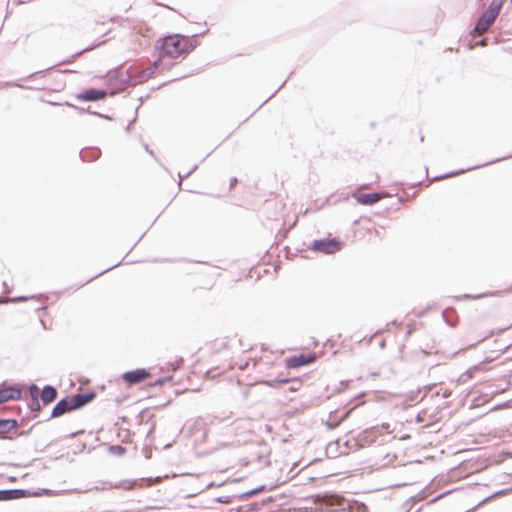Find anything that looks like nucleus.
Wrapping results in <instances>:
<instances>
[{"mask_svg": "<svg viewBox=\"0 0 512 512\" xmlns=\"http://www.w3.org/2000/svg\"><path fill=\"white\" fill-rule=\"evenodd\" d=\"M152 375L153 374L151 372V369L141 368V369H136V370L125 372L122 375V379L127 385L132 386V385H137V384L143 383V382L151 379Z\"/></svg>", "mask_w": 512, "mask_h": 512, "instance_id": "obj_4", "label": "nucleus"}, {"mask_svg": "<svg viewBox=\"0 0 512 512\" xmlns=\"http://www.w3.org/2000/svg\"><path fill=\"white\" fill-rule=\"evenodd\" d=\"M170 402H171L170 397H167V398L165 399V401H163V403L161 404V406H166V405H167V404H169Z\"/></svg>", "mask_w": 512, "mask_h": 512, "instance_id": "obj_20", "label": "nucleus"}, {"mask_svg": "<svg viewBox=\"0 0 512 512\" xmlns=\"http://www.w3.org/2000/svg\"><path fill=\"white\" fill-rule=\"evenodd\" d=\"M511 345H512V343L502 345V347L499 349V354H502L503 352H505Z\"/></svg>", "mask_w": 512, "mask_h": 512, "instance_id": "obj_19", "label": "nucleus"}, {"mask_svg": "<svg viewBox=\"0 0 512 512\" xmlns=\"http://www.w3.org/2000/svg\"><path fill=\"white\" fill-rule=\"evenodd\" d=\"M316 353H307V354H299V355H293L288 358H286V366L288 368L296 369L300 368L302 366H306L309 364L314 363L317 360Z\"/></svg>", "mask_w": 512, "mask_h": 512, "instance_id": "obj_5", "label": "nucleus"}, {"mask_svg": "<svg viewBox=\"0 0 512 512\" xmlns=\"http://www.w3.org/2000/svg\"><path fill=\"white\" fill-rule=\"evenodd\" d=\"M506 0H492L487 10L478 19L472 32L473 36H481L486 33L498 17Z\"/></svg>", "mask_w": 512, "mask_h": 512, "instance_id": "obj_3", "label": "nucleus"}, {"mask_svg": "<svg viewBox=\"0 0 512 512\" xmlns=\"http://www.w3.org/2000/svg\"><path fill=\"white\" fill-rule=\"evenodd\" d=\"M57 391L52 386H46L41 392V398L45 404H49L56 399Z\"/></svg>", "mask_w": 512, "mask_h": 512, "instance_id": "obj_12", "label": "nucleus"}, {"mask_svg": "<svg viewBox=\"0 0 512 512\" xmlns=\"http://www.w3.org/2000/svg\"><path fill=\"white\" fill-rule=\"evenodd\" d=\"M21 397V390L18 386H6L0 387V403H4L10 400H18Z\"/></svg>", "mask_w": 512, "mask_h": 512, "instance_id": "obj_8", "label": "nucleus"}, {"mask_svg": "<svg viewBox=\"0 0 512 512\" xmlns=\"http://www.w3.org/2000/svg\"><path fill=\"white\" fill-rule=\"evenodd\" d=\"M91 399H92V395L77 394L73 400L74 407L79 408V407L85 405L86 403H88Z\"/></svg>", "mask_w": 512, "mask_h": 512, "instance_id": "obj_13", "label": "nucleus"}, {"mask_svg": "<svg viewBox=\"0 0 512 512\" xmlns=\"http://www.w3.org/2000/svg\"><path fill=\"white\" fill-rule=\"evenodd\" d=\"M341 249V244L335 239L316 240L311 245V250L332 254Z\"/></svg>", "mask_w": 512, "mask_h": 512, "instance_id": "obj_6", "label": "nucleus"}, {"mask_svg": "<svg viewBox=\"0 0 512 512\" xmlns=\"http://www.w3.org/2000/svg\"><path fill=\"white\" fill-rule=\"evenodd\" d=\"M479 45H481V46L486 45V41H485V40L480 41V42H479Z\"/></svg>", "mask_w": 512, "mask_h": 512, "instance_id": "obj_21", "label": "nucleus"}, {"mask_svg": "<svg viewBox=\"0 0 512 512\" xmlns=\"http://www.w3.org/2000/svg\"><path fill=\"white\" fill-rule=\"evenodd\" d=\"M75 409L74 402L71 404L67 400H61L59 401L56 406L52 410V416L53 417H59L63 415L64 413Z\"/></svg>", "mask_w": 512, "mask_h": 512, "instance_id": "obj_10", "label": "nucleus"}, {"mask_svg": "<svg viewBox=\"0 0 512 512\" xmlns=\"http://www.w3.org/2000/svg\"><path fill=\"white\" fill-rule=\"evenodd\" d=\"M182 364V360L181 359H177L174 364L172 365V370H176L180 367V365Z\"/></svg>", "mask_w": 512, "mask_h": 512, "instance_id": "obj_18", "label": "nucleus"}, {"mask_svg": "<svg viewBox=\"0 0 512 512\" xmlns=\"http://www.w3.org/2000/svg\"><path fill=\"white\" fill-rule=\"evenodd\" d=\"M386 196L385 193H364L362 189H358L352 194V197L362 205H373Z\"/></svg>", "mask_w": 512, "mask_h": 512, "instance_id": "obj_7", "label": "nucleus"}, {"mask_svg": "<svg viewBox=\"0 0 512 512\" xmlns=\"http://www.w3.org/2000/svg\"><path fill=\"white\" fill-rule=\"evenodd\" d=\"M157 68H158V63H157V62H155V63L153 64V66L149 67L148 69H146V70H144V71L142 72V73H143V75L141 76V78H142L143 80L148 79L149 77H151V76L155 73V71L157 70Z\"/></svg>", "mask_w": 512, "mask_h": 512, "instance_id": "obj_14", "label": "nucleus"}, {"mask_svg": "<svg viewBox=\"0 0 512 512\" xmlns=\"http://www.w3.org/2000/svg\"><path fill=\"white\" fill-rule=\"evenodd\" d=\"M287 380L273 381V382H265L268 386H276L277 384L286 383Z\"/></svg>", "mask_w": 512, "mask_h": 512, "instance_id": "obj_17", "label": "nucleus"}, {"mask_svg": "<svg viewBox=\"0 0 512 512\" xmlns=\"http://www.w3.org/2000/svg\"><path fill=\"white\" fill-rule=\"evenodd\" d=\"M275 359L276 353L272 350L263 346L254 347L250 351L245 352L241 359L235 363L234 367L244 370L250 366V363L252 364V367H256L258 365L271 367L274 364Z\"/></svg>", "mask_w": 512, "mask_h": 512, "instance_id": "obj_2", "label": "nucleus"}, {"mask_svg": "<svg viewBox=\"0 0 512 512\" xmlns=\"http://www.w3.org/2000/svg\"><path fill=\"white\" fill-rule=\"evenodd\" d=\"M171 380H172L171 377H165V378H162V379H159V380L155 381L154 383L150 384V386L155 388L157 386H162L164 383L170 382Z\"/></svg>", "mask_w": 512, "mask_h": 512, "instance_id": "obj_16", "label": "nucleus"}, {"mask_svg": "<svg viewBox=\"0 0 512 512\" xmlns=\"http://www.w3.org/2000/svg\"><path fill=\"white\" fill-rule=\"evenodd\" d=\"M29 391H30L31 397L33 398V400L36 403L37 410H38L40 408L39 404H38V400H37L38 399V395H39V388L36 385H32L30 387Z\"/></svg>", "mask_w": 512, "mask_h": 512, "instance_id": "obj_15", "label": "nucleus"}, {"mask_svg": "<svg viewBox=\"0 0 512 512\" xmlns=\"http://www.w3.org/2000/svg\"><path fill=\"white\" fill-rule=\"evenodd\" d=\"M18 427V422L15 419L0 420V436L6 437L11 431Z\"/></svg>", "mask_w": 512, "mask_h": 512, "instance_id": "obj_11", "label": "nucleus"}, {"mask_svg": "<svg viewBox=\"0 0 512 512\" xmlns=\"http://www.w3.org/2000/svg\"><path fill=\"white\" fill-rule=\"evenodd\" d=\"M198 45L195 36L181 34L169 35L163 38L159 51L160 59H183L187 57Z\"/></svg>", "mask_w": 512, "mask_h": 512, "instance_id": "obj_1", "label": "nucleus"}, {"mask_svg": "<svg viewBox=\"0 0 512 512\" xmlns=\"http://www.w3.org/2000/svg\"><path fill=\"white\" fill-rule=\"evenodd\" d=\"M107 96L106 91L95 88H89L77 95V99L82 101H98Z\"/></svg>", "mask_w": 512, "mask_h": 512, "instance_id": "obj_9", "label": "nucleus"}, {"mask_svg": "<svg viewBox=\"0 0 512 512\" xmlns=\"http://www.w3.org/2000/svg\"><path fill=\"white\" fill-rule=\"evenodd\" d=\"M32 405H36L35 401L33 400ZM32 409H35L34 406H32Z\"/></svg>", "mask_w": 512, "mask_h": 512, "instance_id": "obj_22", "label": "nucleus"}]
</instances>
